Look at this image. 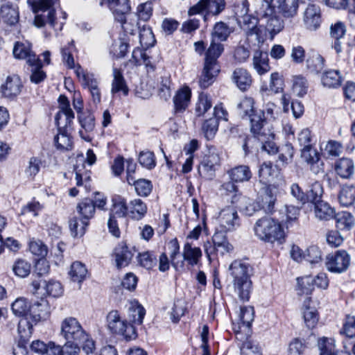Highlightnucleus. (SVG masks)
I'll return each instance as SVG.
<instances>
[{"mask_svg": "<svg viewBox=\"0 0 355 355\" xmlns=\"http://www.w3.org/2000/svg\"><path fill=\"white\" fill-rule=\"evenodd\" d=\"M234 292L242 302H248L252 289L250 277L253 268L248 263L241 260L234 261L229 267Z\"/></svg>", "mask_w": 355, "mask_h": 355, "instance_id": "nucleus-1", "label": "nucleus"}, {"mask_svg": "<svg viewBox=\"0 0 355 355\" xmlns=\"http://www.w3.org/2000/svg\"><path fill=\"white\" fill-rule=\"evenodd\" d=\"M255 235L261 241L279 245L285 242L286 234L279 220L264 216L257 220L254 226Z\"/></svg>", "mask_w": 355, "mask_h": 355, "instance_id": "nucleus-2", "label": "nucleus"}, {"mask_svg": "<svg viewBox=\"0 0 355 355\" xmlns=\"http://www.w3.org/2000/svg\"><path fill=\"white\" fill-rule=\"evenodd\" d=\"M29 311H31V320L24 318L20 319L18 322L19 335L24 340L31 337L34 325H36L41 320H46L49 318L51 306L49 302L42 297L40 300L31 304Z\"/></svg>", "mask_w": 355, "mask_h": 355, "instance_id": "nucleus-3", "label": "nucleus"}, {"mask_svg": "<svg viewBox=\"0 0 355 355\" xmlns=\"http://www.w3.org/2000/svg\"><path fill=\"white\" fill-rule=\"evenodd\" d=\"M299 0H261L257 10L259 15H271L275 9L285 19H293L297 15Z\"/></svg>", "mask_w": 355, "mask_h": 355, "instance_id": "nucleus-4", "label": "nucleus"}, {"mask_svg": "<svg viewBox=\"0 0 355 355\" xmlns=\"http://www.w3.org/2000/svg\"><path fill=\"white\" fill-rule=\"evenodd\" d=\"M28 3L36 14L34 24L37 27H42L46 23L54 26L55 16L53 0H28Z\"/></svg>", "mask_w": 355, "mask_h": 355, "instance_id": "nucleus-5", "label": "nucleus"}, {"mask_svg": "<svg viewBox=\"0 0 355 355\" xmlns=\"http://www.w3.org/2000/svg\"><path fill=\"white\" fill-rule=\"evenodd\" d=\"M259 118L253 120V125L250 130L253 137L261 144V149L269 155H274L279 152V148L274 141L275 135L267 127V123L259 125Z\"/></svg>", "mask_w": 355, "mask_h": 355, "instance_id": "nucleus-6", "label": "nucleus"}, {"mask_svg": "<svg viewBox=\"0 0 355 355\" xmlns=\"http://www.w3.org/2000/svg\"><path fill=\"white\" fill-rule=\"evenodd\" d=\"M107 325L113 334L121 335L128 340L135 339L137 333L134 326L121 318L118 311L112 310L107 315Z\"/></svg>", "mask_w": 355, "mask_h": 355, "instance_id": "nucleus-7", "label": "nucleus"}, {"mask_svg": "<svg viewBox=\"0 0 355 355\" xmlns=\"http://www.w3.org/2000/svg\"><path fill=\"white\" fill-rule=\"evenodd\" d=\"M213 115L212 117L206 119L202 125V131L207 140H211L215 137L221 120L227 121V112L220 105L214 107Z\"/></svg>", "mask_w": 355, "mask_h": 355, "instance_id": "nucleus-8", "label": "nucleus"}, {"mask_svg": "<svg viewBox=\"0 0 355 355\" xmlns=\"http://www.w3.org/2000/svg\"><path fill=\"white\" fill-rule=\"evenodd\" d=\"M61 334L67 340L80 341L86 338V333L80 322L73 317L66 318L61 324Z\"/></svg>", "mask_w": 355, "mask_h": 355, "instance_id": "nucleus-9", "label": "nucleus"}, {"mask_svg": "<svg viewBox=\"0 0 355 355\" xmlns=\"http://www.w3.org/2000/svg\"><path fill=\"white\" fill-rule=\"evenodd\" d=\"M325 264L329 271L341 273L349 268L350 256L345 250H338L335 254L327 257Z\"/></svg>", "mask_w": 355, "mask_h": 355, "instance_id": "nucleus-10", "label": "nucleus"}, {"mask_svg": "<svg viewBox=\"0 0 355 355\" xmlns=\"http://www.w3.org/2000/svg\"><path fill=\"white\" fill-rule=\"evenodd\" d=\"M225 6L226 3L225 0H200L196 5L190 8L189 15L200 14L207 10L208 13L214 16H218L225 10Z\"/></svg>", "mask_w": 355, "mask_h": 355, "instance_id": "nucleus-11", "label": "nucleus"}, {"mask_svg": "<svg viewBox=\"0 0 355 355\" xmlns=\"http://www.w3.org/2000/svg\"><path fill=\"white\" fill-rule=\"evenodd\" d=\"M239 114L242 117H248L250 120V128L253 125V120L257 117L259 118V125L266 123V121L264 116V112L256 110L254 109V101L251 98H245L241 101L237 105Z\"/></svg>", "mask_w": 355, "mask_h": 355, "instance_id": "nucleus-12", "label": "nucleus"}, {"mask_svg": "<svg viewBox=\"0 0 355 355\" xmlns=\"http://www.w3.org/2000/svg\"><path fill=\"white\" fill-rule=\"evenodd\" d=\"M100 4L107 5L115 19L121 24L124 30L126 29L124 25L126 23L125 16L130 10L129 0H101Z\"/></svg>", "mask_w": 355, "mask_h": 355, "instance_id": "nucleus-13", "label": "nucleus"}, {"mask_svg": "<svg viewBox=\"0 0 355 355\" xmlns=\"http://www.w3.org/2000/svg\"><path fill=\"white\" fill-rule=\"evenodd\" d=\"M218 220L221 227L226 232L235 230L241 224L237 211L233 207L223 209L218 216Z\"/></svg>", "mask_w": 355, "mask_h": 355, "instance_id": "nucleus-14", "label": "nucleus"}, {"mask_svg": "<svg viewBox=\"0 0 355 355\" xmlns=\"http://www.w3.org/2000/svg\"><path fill=\"white\" fill-rule=\"evenodd\" d=\"M23 85L18 75L8 76L0 87L1 96L8 99H14L20 94Z\"/></svg>", "mask_w": 355, "mask_h": 355, "instance_id": "nucleus-15", "label": "nucleus"}, {"mask_svg": "<svg viewBox=\"0 0 355 355\" xmlns=\"http://www.w3.org/2000/svg\"><path fill=\"white\" fill-rule=\"evenodd\" d=\"M302 159L309 166L314 174L323 171V162L314 146L300 149Z\"/></svg>", "mask_w": 355, "mask_h": 355, "instance_id": "nucleus-16", "label": "nucleus"}, {"mask_svg": "<svg viewBox=\"0 0 355 355\" xmlns=\"http://www.w3.org/2000/svg\"><path fill=\"white\" fill-rule=\"evenodd\" d=\"M303 21L306 28L315 31L321 24V11L319 6L309 3L304 12Z\"/></svg>", "mask_w": 355, "mask_h": 355, "instance_id": "nucleus-17", "label": "nucleus"}, {"mask_svg": "<svg viewBox=\"0 0 355 355\" xmlns=\"http://www.w3.org/2000/svg\"><path fill=\"white\" fill-rule=\"evenodd\" d=\"M191 92L189 87L185 86L178 89L173 97L174 112L177 114L184 112L191 101Z\"/></svg>", "mask_w": 355, "mask_h": 355, "instance_id": "nucleus-18", "label": "nucleus"}, {"mask_svg": "<svg viewBox=\"0 0 355 355\" xmlns=\"http://www.w3.org/2000/svg\"><path fill=\"white\" fill-rule=\"evenodd\" d=\"M13 55L17 59H26V62L30 64L35 63L38 59L36 55L31 51L30 43L17 42L13 48Z\"/></svg>", "mask_w": 355, "mask_h": 355, "instance_id": "nucleus-19", "label": "nucleus"}, {"mask_svg": "<svg viewBox=\"0 0 355 355\" xmlns=\"http://www.w3.org/2000/svg\"><path fill=\"white\" fill-rule=\"evenodd\" d=\"M232 80L240 90L246 91L252 85V78L247 69L240 67L234 70Z\"/></svg>", "mask_w": 355, "mask_h": 355, "instance_id": "nucleus-20", "label": "nucleus"}, {"mask_svg": "<svg viewBox=\"0 0 355 355\" xmlns=\"http://www.w3.org/2000/svg\"><path fill=\"white\" fill-rule=\"evenodd\" d=\"M78 121L80 124L81 128L85 130V133H84L83 130H80L79 131V135L82 139L84 140L89 141L91 140V137L87 134L94 130L95 127V116L94 115L89 111L81 112L78 115Z\"/></svg>", "mask_w": 355, "mask_h": 355, "instance_id": "nucleus-21", "label": "nucleus"}, {"mask_svg": "<svg viewBox=\"0 0 355 355\" xmlns=\"http://www.w3.org/2000/svg\"><path fill=\"white\" fill-rule=\"evenodd\" d=\"M0 15L3 21L8 25L14 26L19 21L18 9L10 2H5L1 6Z\"/></svg>", "mask_w": 355, "mask_h": 355, "instance_id": "nucleus-22", "label": "nucleus"}, {"mask_svg": "<svg viewBox=\"0 0 355 355\" xmlns=\"http://www.w3.org/2000/svg\"><path fill=\"white\" fill-rule=\"evenodd\" d=\"M219 71V66L214 67L212 64L205 62L204 68L199 79L200 87L202 89L209 87L214 83L215 76H217Z\"/></svg>", "mask_w": 355, "mask_h": 355, "instance_id": "nucleus-23", "label": "nucleus"}, {"mask_svg": "<svg viewBox=\"0 0 355 355\" xmlns=\"http://www.w3.org/2000/svg\"><path fill=\"white\" fill-rule=\"evenodd\" d=\"M257 200L260 210H263V211L268 214H271L275 211L277 197L271 189L268 188L265 193L261 195Z\"/></svg>", "mask_w": 355, "mask_h": 355, "instance_id": "nucleus-24", "label": "nucleus"}, {"mask_svg": "<svg viewBox=\"0 0 355 355\" xmlns=\"http://www.w3.org/2000/svg\"><path fill=\"white\" fill-rule=\"evenodd\" d=\"M234 31V28L233 27L230 26L224 21H218L214 25L211 31V39L217 40V42H225Z\"/></svg>", "mask_w": 355, "mask_h": 355, "instance_id": "nucleus-25", "label": "nucleus"}, {"mask_svg": "<svg viewBox=\"0 0 355 355\" xmlns=\"http://www.w3.org/2000/svg\"><path fill=\"white\" fill-rule=\"evenodd\" d=\"M334 168L337 175L343 179L351 178L354 172V162L349 158H342L336 161Z\"/></svg>", "mask_w": 355, "mask_h": 355, "instance_id": "nucleus-26", "label": "nucleus"}, {"mask_svg": "<svg viewBox=\"0 0 355 355\" xmlns=\"http://www.w3.org/2000/svg\"><path fill=\"white\" fill-rule=\"evenodd\" d=\"M182 256L189 265L193 266L199 263L202 254L200 248L193 247L191 243L187 242L183 247Z\"/></svg>", "mask_w": 355, "mask_h": 355, "instance_id": "nucleus-27", "label": "nucleus"}, {"mask_svg": "<svg viewBox=\"0 0 355 355\" xmlns=\"http://www.w3.org/2000/svg\"><path fill=\"white\" fill-rule=\"evenodd\" d=\"M132 253L128 250V248L124 244H120L114 249V257L116 265L118 268L127 266L132 258Z\"/></svg>", "mask_w": 355, "mask_h": 355, "instance_id": "nucleus-28", "label": "nucleus"}, {"mask_svg": "<svg viewBox=\"0 0 355 355\" xmlns=\"http://www.w3.org/2000/svg\"><path fill=\"white\" fill-rule=\"evenodd\" d=\"M231 180L235 182H247L252 178V173L246 165H239L227 171Z\"/></svg>", "mask_w": 355, "mask_h": 355, "instance_id": "nucleus-29", "label": "nucleus"}, {"mask_svg": "<svg viewBox=\"0 0 355 355\" xmlns=\"http://www.w3.org/2000/svg\"><path fill=\"white\" fill-rule=\"evenodd\" d=\"M268 57L266 53L257 50L253 55V67L259 75L268 73L270 67L268 63Z\"/></svg>", "mask_w": 355, "mask_h": 355, "instance_id": "nucleus-30", "label": "nucleus"}, {"mask_svg": "<svg viewBox=\"0 0 355 355\" xmlns=\"http://www.w3.org/2000/svg\"><path fill=\"white\" fill-rule=\"evenodd\" d=\"M221 42H217L211 39V44L206 52L205 62L212 66H218L217 59L220 57L224 51L223 44Z\"/></svg>", "mask_w": 355, "mask_h": 355, "instance_id": "nucleus-31", "label": "nucleus"}, {"mask_svg": "<svg viewBox=\"0 0 355 355\" xmlns=\"http://www.w3.org/2000/svg\"><path fill=\"white\" fill-rule=\"evenodd\" d=\"M236 337L242 343L240 345L241 355H261L260 348L249 337L244 340V336L239 331L236 333Z\"/></svg>", "mask_w": 355, "mask_h": 355, "instance_id": "nucleus-32", "label": "nucleus"}, {"mask_svg": "<svg viewBox=\"0 0 355 355\" xmlns=\"http://www.w3.org/2000/svg\"><path fill=\"white\" fill-rule=\"evenodd\" d=\"M238 24L248 36L259 35L261 32L257 26L258 19L252 15H245L243 19H238Z\"/></svg>", "mask_w": 355, "mask_h": 355, "instance_id": "nucleus-33", "label": "nucleus"}, {"mask_svg": "<svg viewBox=\"0 0 355 355\" xmlns=\"http://www.w3.org/2000/svg\"><path fill=\"white\" fill-rule=\"evenodd\" d=\"M73 119L74 114L72 110H60L55 116L58 130L68 131L71 128Z\"/></svg>", "mask_w": 355, "mask_h": 355, "instance_id": "nucleus-34", "label": "nucleus"}, {"mask_svg": "<svg viewBox=\"0 0 355 355\" xmlns=\"http://www.w3.org/2000/svg\"><path fill=\"white\" fill-rule=\"evenodd\" d=\"M321 81L324 87L336 88L341 85L342 77L338 70L329 69L323 73Z\"/></svg>", "mask_w": 355, "mask_h": 355, "instance_id": "nucleus-35", "label": "nucleus"}, {"mask_svg": "<svg viewBox=\"0 0 355 355\" xmlns=\"http://www.w3.org/2000/svg\"><path fill=\"white\" fill-rule=\"evenodd\" d=\"M31 305L25 298H17L12 304V310L15 315L21 318L20 319L26 318L27 320H31Z\"/></svg>", "mask_w": 355, "mask_h": 355, "instance_id": "nucleus-36", "label": "nucleus"}, {"mask_svg": "<svg viewBox=\"0 0 355 355\" xmlns=\"http://www.w3.org/2000/svg\"><path fill=\"white\" fill-rule=\"evenodd\" d=\"M338 201L343 207L352 205L355 202V186L345 184L339 191Z\"/></svg>", "mask_w": 355, "mask_h": 355, "instance_id": "nucleus-37", "label": "nucleus"}, {"mask_svg": "<svg viewBox=\"0 0 355 355\" xmlns=\"http://www.w3.org/2000/svg\"><path fill=\"white\" fill-rule=\"evenodd\" d=\"M316 218L320 220H329L335 216V211L327 202L322 200L314 204Z\"/></svg>", "mask_w": 355, "mask_h": 355, "instance_id": "nucleus-38", "label": "nucleus"}, {"mask_svg": "<svg viewBox=\"0 0 355 355\" xmlns=\"http://www.w3.org/2000/svg\"><path fill=\"white\" fill-rule=\"evenodd\" d=\"M280 212L285 215V218H282L286 228H288L296 223L300 214V208L293 205H286Z\"/></svg>", "mask_w": 355, "mask_h": 355, "instance_id": "nucleus-39", "label": "nucleus"}, {"mask_svg": "<svg viewBox=\"0 0 355 355\" xmlns=\"http://www.w3.org/2000/svg\"><path fill=\"white\" fill-rule=\"evenodd\" d=\"M113 80L112 83V93L115 94L121 92L123 95L128 94V87L126 85L125 80L123 76L121 71L116 69H113Z\"/></svg>", "mask_w": 355, "mask_h": 355, "instance_id": "nucleus-40", "label": "nucleus"}, {"mask_svg": "<svg viewBox=\"0 0 355 355\" xmlns=\"http://www.w3.org/2000/svg\"><path fill=\"white\" fill-rule=\"evenodd\" d=\"M324 58L317 52H312L306 59V67L313 73H320L324 67Z\"/></svg>", "mask_w": 355, "mask_h": 355, "instance_id": "nucleus-41", "label": "nucleus"}, {"mask_svg": "<svg viewBox=\"0 0 355 355\" xmlns=\"http://www.w3.org/2000/svg\"><path fill=\"white\" fill-rule=\"evenodd\" d=\"M147 213V206L141 199H134L129 203L130 216L137 220L143 218Z\"/></svg>", "mask_w": 355, "mask_h": 355, "instance_id": "nucleus-42", "label": "nucleus"}, {"mask_svg": "<svg viewBox=\"0 0 355 355\" xmlns=\"http://www.w3.org/2000/svg\"><path fill=\"white\" fill-rule=\"evenodd\" d=\"M54 143L58 150H71L73 147L71 137L68 134V131L58 130V133L54 138Z\"/></svg>", "mask_w": 355, "mask_h": 355, "instance_id": "nucleus-43", "label": "nucleus"}, {"mask_svg": "<svg viewBox=\"0 0 355 355\" xmlns=\"http://www.w3.org/2000/svg\"><path fill=\"white\" fill-rule=\"evenodd\" d=\"M146 311L144 308L137 302L130 303L128 309V317L131 322L137 324H141L143 322Z\"/></svg>", "mask_w": 355, "mask_h": 355, "instance_id": "nucleus-44", "label": "nucleus"}, {"mask_svg": "<svg viewBox=\"0 0 355 355\" xmlns=\"http://www.w3.org/2000/svg\"><path fill=\"white\" fill-rule=\"evenodd\" d=\"M262 17L268 18L266 24V29L273 37L279 33L284 28V22L279 18L273 14L271 15H260Z\"/></svg>", "mask_w": 355, "mask_h": 355, "instance_id": "nucleus-45", "label": "nucleus"}, {"mask_svg": "<svg viewBox=\"0 0 355 355\" xmlns=\"http://www.w3.org/2000/svg\"><path fill=\"white\" fill-rule=\"evenodd\" d=\"M87 275V270L83 263L75 261L71 264L69 275L72 281L81 283L86 279Z\"/></svg>", "mask_w": 355, "mask_h": 355, "instance_id": "nucleus-46", "label": "nucleus"}, {"mask_svg": "<svg viewBox=\"0 0 355 355\" xmlns=\"http://www.w3.org/2000/svg\"><path fill=\"white\" fill-rule=\"evenodd\" d=\"M297 141L300 149L311 147L315 144V139L308 128L302 129L297 135Z\"/></svg>", "mask_w": 355, "mask_h": 355, "instance_id": "nucleus-47", "label": "nucleus"}, {"mask_svg": "<svg viewBox=\"0 0 355 355\" xmlns=\"http://www.w3.org/2000/svg\"><path fill=\"white\" fill-rule=\"evenodd\" d=\"M336 226L342 230H349L354 224V216L348 211H341L335 214Z\"/></svg>", "mask_w": 355, "mask_h": 355, "instance_id": "nucleus-48", "label": "nucleus"}, {"mask_svg": "<svg viewBox=\"0 0 355 355\" xmlns=\"http://www.w3.org/2000/svg\"><path fill=\"white\" fill-rule=\"evenodd\" d=\"M78 212L82 216V218L89 221L95 212V207L92 200L85 198L77 206Z\"/></svg>", "mask_w": 355, "mask_h": 355, "instance_id": "nucleus-49", "label": "nucleus"}, {"mask_svg": "<svg viewBox=\"0 0 355 355\" xmlns=\"http://www.w3.org/2000/svg\"><path fill=\"white\" fill-rule=\"evenodd\" d=\"M112 202L113 208L110 214L114 217L115 216L120 218L124 217L129 211V205H127L125 200L120 196H116L113 198Z\"/></svg>", "mask_w": 355, "mask_h": 355, "instance_id": "nucleus-50", "label": "nucleus"}, {"mask_svg": "<svg viewBox=\"0 0 355 355\" xmlns=\"http://www.w3.org/2000/svg\"><path fill=\"white\" fill-rule=\"evenodd\" d=\"M320 355H332L338 350L336 349L335 340L333 338L322 337L318 340Z\"/></svg>", "mask_w": 355, "mask_h": 355, "instance_id": "nucleus-51", "label": "nucleus"}, {"mask_svg": "<svg viewBox=\"0 0 355 355\" xmlns=\"http://www.w3.org/2000/svg\"><path fill=\"white\" fill-rule=\"evenodd\" d=\"M89 225V221L78 218H73L69 221V228L73 236H82L85 234L86 227Z\"/></svg>", "mask_w": 355, "mask_h": 355, "instance_id": "nucleus-52", "label": "nucleus"}, {"mask_svg": "<svg viewBox=\"0 0 355 355\" xmlns=\"http://www.w3.org/2000/svg\"><path fill=\"white\" fill-rule=\"evenodd\" d=\"M212 241L214 248H221L223 254L231 252L234 249L223 232H216L212 237Z\"/></svg>", "mask_w": 355, "mask_h": 355, "instance_id": "nucleus-53", "label": "nucleus"}, {"mask_svg": "<svg viewBox=\"0 0 355 355\" xmlns=\"http://www.w3.org/2000/svg\"><path fill=\"white\" fill-rule=\"evenodd\" d=\"M139 42L143 48H149L154 45L155 39L150 27L143 26L140 29Z\"/></svg>", "mask_w": 355, "mask_h": 355, "instance_id": "nucleus-54", "label": "nucleus"}, {"mask_svg": "<svg viewBox=\"0 0 355 355\" xmlns=\"http://www.w3.org/2000/svg\"><path fill=\"white\" fill-rule=\"evenodd\" d=\"M275 172L271 162H263L259 169V181L263 184H267L273 178Z\"/></svg>", "mask_w": 355, "mask_h": 355, "instance_id": "nucleus-55", "label": "nucleus"}, {"mask_svg": "<svg viewBox=\"0 0 355 355\" xmlns=\"http://www.w3.org/2000/svg\"><path fill=\"white\" fill-rule=\"evenodd\" d=\"M31 67V81L38 84L43 81L46 78L45 72L42 69V64L41 60L38 58L35 63L29 64Z\"/></svg>", "mask_w": 355, "mask_h": 355, "instance_id": "nucleus-56", "label": "nucleus"}, {"mask_svg": "<svg viewBox=\"0 0 355 355\" xmlns=\"http://www.w3.org/2000/svg\"><path fill=\"white\" fill-rule=\"evenodd\" d=\"M135 191L141 197L148 196L153 190V184L150 180L140 178L135 182Z\"/></svg>", "mask_w": 355, "mask_h": 355, "instance_id": "nucleus-57", "label": "nucleus"}, {"mask_svg": "<svg viewBox=\"0 0 355 355\" xmlns=\"http://www.w3.org/2000/svg\"><path fill=\"white\" fill-rule=\"evenodd\" d=\"M42 286L46 293L53 297H58L62 295L63 289L61 284L55 280L51 279L49 282L43 281Z\"/></svg>", "mask_w": 355, "mask_h": 355, "instance_id": "nucleus-58", "label": "nucleus"}, {"mask_svg": "<svg viewBox=\"0 0 355 355\" xmlns=\"http://www.w3.org/2000/svg\"><path fill=\"white\" fill-rule=\"evenodd\" d=\"M298 294L299 295H310L314 289L313 277L306 276L297 278Z\"/></svg>", "mask_w": 355, "mask_h": 355, "instance_id": "nucleus-59", "label": "nucleus"}, {"mask_svg": "<svg viewBox=\"0 0 355 355\" xmlns=\"http://www.w3.org/2000/svg\"><path fill=\"white\" fill-rule=\"evenodd\" d=\"M12 270L17 277L24 278L30 274L31 265L26 260L18 259L14 263Z\"/></svg>", "mask_w": 355, "mask_h": 355, "instance_id": "nucleus-60", "label": "nucleus"}, {"mask_svg": "<svg viewBox=\"0 0 355 355\" xmlns=\"http://www.w3.org/2000/svg\"><path fill=\"white\" fill-rule=\"evenodd\" d=\"M218 167L203 160L198 166L199 175L204 179L211 180L215 177V173Z\"/></svg>", "mask_w": 355, "mask_h": 355, "instance_id": "nucleus-61", "label": "nucleus"}, {"mask_svg": "<svg viewBox=\"0 0 355 355\" xmlns=\"http://www.w3.org/2000/svg\"><path fill=\"white\" fill-rule=\"evenodd\" d=\"M212 106L209 97L206 94H200L196 104L195 112L197 116H202Z\"/></svg>", "mask_w": 355, "mask_h": 355, "instance_id": "nucleus-62", "label": "nucleus"}, {"mask_svg": "<svg viewBox=\"0 0 355 355\" xmlns=\"http://www.w3.org/2000/svg\"><path fill=\"white\" fill-rule=\"evenodd\" d=\"M293 92L299 96H303L307 92V80L303 76H298L293 78Z\"/></svg>", "mask_w": 355, "mask_h": 355, "instance_id": "nucleus-63", "label": "nucleus"}, {"mask_svg": "<svg viewBox=\"0 0 355 355\" xmlns=\"http://www.w3.org/2000/svg\"><path fill=\"white\" fill-rule=\"evenodd\" d=\"M340 334H345L347 337H355V317L347 316L343 328L340 331Z\"/></svg>", "mask_w": 355, "mask_h": 355, "instance_id": "nucleus-64", "label": "nucleus"}]
</instances>
